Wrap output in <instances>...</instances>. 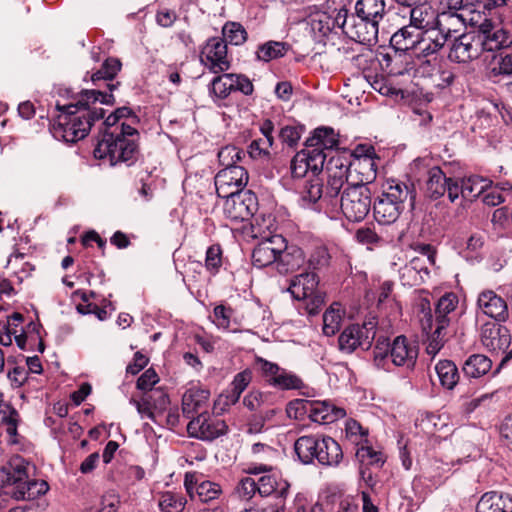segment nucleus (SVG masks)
<instances>
[{
  "instance_id": "obj_1",
  "label": "nucleus",
  "mask_w": 512,
  "mask_h": 512,
  "mask_svg": "<svg viewBox=\"0 0 512 512\" xmlns=\"http://www.w3.org/2000/svg\"><path fill=\"white\" fill-rule=\"evenodd\" d=\"M96 102V91H86L82 99L75 104L56 105L61 111L54 124V134L65 142H77L83 139L92 127L95 112L87 107L88 102Z\"/></svg>"
},
{
  "instance_id": "obj_2",
  "label": "nucleus",
  "mask_w": 512,
  "mask_h": 512,
  "mask_svg": "<svg viewBox=\"0 0 512 512\" xmlns=\"http://www.w3.org/2000/svg\"><path fill=\"white\" fill-rule=\"evenodd\" d=\"M415 200L416 190L412 182L387 179L382 185L381 194L374 201V218L379 224L390 225L404 211L406 202H409L410 208L414 209Z\"/></svg>"
},
{
  "instance_id": "obj_3",
  "label": "nucleus",
  "mask_w": 512,
  "mask_h": 512,
  "mask_svg": "<svg viewBox=\"0 0 512 512\" xmlns=\"http://www.w3.org/2000/svg\"><path fill=\"white\" fill-rule=\"evenodd\" d=\"M29 468V462L17 456L0 469L2 487H11L8 493L16 500L31 501L46 494L49 490L46 481L29 478Z\"/></svg>"
},
{
  "instance_id": "obj_4",
  "label": "nucleus",
  "mask_w": 512,
  "mask_h": 512,
  "mask_svg": "<svg viewBox=\"0 0 512 512\" xmlns=\"http://www.w3.org/2000/svg\"><path fill=\"white\" fill-rule=\"evenodd\" d=\"M328 180L325 186L321 178L312 176L307 179L300 192L303 205H313L317 202L337 203L344 183L347 181V166L342 163V157H331L327 163Z\"/></svg>"
},
{
  "instance_id": "obj_5",
  "label": "nucleus",
  "mask_w": 512,
  "mask_h": 512,
  "mask_svg": "<svg viewBox=\"0 0 512 512\" xmlns=\"http://www.w3.org/2000/svg\"><path fill=\"white\" fill-rule=\"evenodd\" d=\"M138 131L130 125L121 124L119 133L106 131L98 140V160L114 166L118 163L133 164L138 155Z\"/></svg>"
},
{
  "instance_id": "obj_6",
  "label": "nucleus",
  "mask_w": 512,
  "mask_h": 512,
  "mask_svg": "<svg viewBox=\"0 0 512 512\" xmlns=\"http://www.w3.org/2000/svg\"><path fill=\"white\" fill-rule=\"evenodd\" d=\"M294 450L303 464H311L317 460L322 466L335 467L343 459L339 443L325 435L301 436L295 441Z\"/></svg>"
},
{
  "instance_id": "obj_7",
  "label": "nucleus",
  "mask_w": 512,
  "mask_h": 512,
  "mask_svg": "<svg viewBox=\"0 0 512 512\" xmlns=\"http://www.w3.org/2000/svg\"><path fill=\"white\" fill-rule=\"evenodd\" d=\"M468 19L463 12L442 11L438 13L437 26L432 38L425 37L419 41V51L424 56L437 53L445 43L461 33Z\"/></svg>"
},
{
  "instance_id": "obj_8",
  "label": "nucleus",
  "mask_w": 512,
  "mask_h": 512,
  "mask_svg": "<svg viewBox=\"0 0 512 512\" xmlns=\"http://www.w3.org/2000/svg\"><path fill=\"white\" fill-rule=\"evenodd\" d=\"M340 29L351 40L364 45H372L378 41L379 24L358 14H349L348 9L341 6Z\"/></svg>"
},
{
  "instance_id": "obj_9",
  "label": "nucleus",
  "mask_w": 512,
  "mask_h": 512,
  "mask_svg": "<svg viewBox=\"0 0 512 512\" xmlns=\"http://www.w3.org/2000/svg\"><path fill=\"white\" fill-rule=\"evenodd\" d=\"M340 207L343 215L352 222L365 219L371 210V192L365 184L346 187L342 193Z\"/></svg>"
},
{
  "instance_id": "obj_10",
  "label": "nucleus",
  "mask_w": 512,
  "mask_h": 512,
  "mask_svg": "<svg viewBox=\"0 0 512 512\" xmlns=\"http://www.w3.org/2000/svg\"><path fill=\"white\" fill-rule=\"evenodd\" d=\"M256 363L260 366L262 377L272 387L280 390H298L305 387L303 380L298 375L276 363L262 357H257Z\"/></svg>"
},
{
  "instance_id": "obj_11",
  "label": "nucleus",
  "mask_w": 512,
  "mask_h": 512,
  "mask_svg": "<svg viewBox=\"0 0 512 512\" xmlns=\"http://www.w3.org/2000/svg\"><path fill=\"white\" fill-rule=\"evenodd\" d=\"M377 322H355L348 325L340 334L339 349L352 353L360 346L370 347L376 335Z\"/></svg>"
},
{
  "instance_id": "obj_12",
  "label": "nucleus",
  "mask_w": 512,
  "mask_h": 512,
  "mask_svg": "<svg viewBox=\"0 0 512 512\" xmlns=\"http://www.w3.org/2000/svg\"><path fill=\"white\" fill-rule=\"evenodd\" d=\"M223 198L226 199L223 206L224 214L234 222L248 221L258 209L257 196L251 190Z\"/></svg>"
},
{
  "instance_id": "obj_13",
  "label": "nucleus",
  "mask_w": 512,
  "mask_h": 512,
  "mask_svg": "<svg viewBox=\"0 0 512 512\" xmlns=\"http://www.w3.org/2000/svg\"><path fill=\"white\" fill-rule=\"evenodd\" d=\"M200 61L211 73L220 74L228 71L231 62L225 40L219 37L208 39L201 50Z\"/></svg>"
},
{
  "instance_id": "obj_14",
  "label": "nucleus",
  "mask_w": 512,
  "mask_h": 512,
  "mask_svg": "<svg viewBox=\"0 0 512 512\" xmlns=\"http://www.w3.org/2000/svg\"><path fill=\"white\" fill-rule=\"evenodd\" d=\"M225 421L206 414L193 417L187 424V432L190 437L204 441H212L227 432Z\"/></svg>"
},
{
  "instance_id": "obj_15",
  "label": "nucleus",
  "mask_w": 512,
  "mask_h": 512,
  "mask_svg": "<svg viewBox=\"0 0 512 512\" xmlns=\"http://www.w3.org/2000/svg\"><path fill=\"white\" fill-rule=\"evenodd\" d=\"M247 183L248 172L244 167L223 168L215 176L216 193L221 198L243 192Z\"/></svg>"
},
{
  "instance_id": "obj_16",
  "label": "nucleus",
  "mask_w": 512,
  "mask_h": 512,
  "mask_svg": "<svg viewBox=\"0 0 512 512\" xmlns=\"http://www.w3.org/2000/svg\"><path fill=\"white\" fill-rule=\"evenodd\" d=\"M481 53V42L477 32H468L455 36L448 58L456 63H467L478 58Z\"/></svg>"
},
{
  "instance_id": "obj_17",
  "label": "nucleus",
  "mask_w": 512,
  "mask_h": 512,
  "mask_svg": "<svg viewBox=\"0 0 512 512\" xmlns=\"http://www.w3.org/2000/svg\"><path fill=\"white\" fill-rule=\"evenodd\" d=\"M285 249V238L282 235H271L263 238L253 249L252 263L257 268L276 264L277 255Z\"/></svg>"
},
{
  "instance_id": "obj_18",
  "label": "nucleus",
  "mask_w": 512,
  "mask_h": 512,
  "mask_svg": "<svg viewBox=\"0 0 512 512\" xmlns=\"http://www.w3.org/2000/svg\"><path fill=\"white\" fill-rule=\"evenodd\" d=\"M511 332L501 322H484L481 343L492 353L505 352L511 344Z\"/></svg>"
},
{
  "instance_id": "obj_19",
  "label": "nucleus",
  "mask_w": 512,
  "mask_h": 512,
  "mask_svg": "<svg viewBox=\"0 0 512 512\" xmlns=\"http://www.w3.org/2000/svg\"><path fill=\"white\" fill-rule=\"evenodd\" d=\"M477 35L480 38L482 52H494L512 45V36L505 29L495 26L485 19L479 26Z\"/></svg>"
},
{
  "instance_id": "obj_20",
  "label": "nucleus",
  "mask_w": 512,
  "mask_h": 512,
  "mask_svg": "<svg viewBox=\"0 0 512 512\" xmlns=\"http://www.w3.org/2000/svg\"><path fill=\"white\" fill-rule=\"evenodd\" d=\"M122 63L118 58H107L101 68L98 69V102L106 105L114 103L112 91L117 88L118 84L107 83V80H113L121 70Z\"/></svg>"
},
{
  "instance_id": "obj_21",
  "label": "nucleus",
  "mask_w": 512,
  "mask_h": 512,
  "mask_svg": "<svg viewBox=\"0 0 512 512\" xmlns=\"http://www.w3.org/2000/svg\"><path fill=\"white\" fill-rule=\"evenodd\" d=\"M341 19V7L331 13L318 11L309 16L307 26L315 41L322 42L335 28H340Z\"/></svg>"
},
{
  "instance_id": "obj_22",
  "label": "nucleus",
  "mask_w": 512,
  "mask_h": 512,
  "mask_svg": "<svg viewBox=\"0 0 512 512\" xmlns=\"http://www.w3.org/2000/svg\"><path fill=\"white\" fill-rule=\"evenodd\" d=\"M411 26L422 31L421 38H432L437 26L438 12L432 5L423 0L409 11Z\"/></svg>"
},
{
  "instance_id": "obj_23",
  "label": "nucleus",
  "mask_w": 512,
  "mask_h": 512,
  "mask_svg": "<svg viewBox=\"0 0 512 512\" xmlns=\"http://www.w3.org/2000/svg\"><path fill=\"white\" fill-rule=\"evenodd\" d=\"M210 392L199 386H192L182 396V412L187 418L194 414L202 415L208 412Z\"/></svg>"
},
{
  "instance_id": "obj_24",
  "label": "nucleus",
  "mask_w": 512,
  "mask_h": 512,
  "mask_svg": "<svg viewBox=\"0 0 512 512\" xmlns=\"http://www.w3.org/2000/svg\"><path fill=\"white\" fill-rule=\"evenodd\" d=\"M389 355L394 365L413 368L418 357V348L404 335H400L391 344Z\"/></svg>"
},
{
  "instance_id": "obj_25",
  "label": "nucleus",
  "mask_w": 512,
  "mask_h": 512,
  "mask_svg": "<svg viewBox=\"0 0 512 512\" xmlns=\"http://www.w3.org/2000/svg\"><path fill=\"white\" fill-rule=\"evenodd\" d=\"M184 484L190 497L192 499L197 497L203 503L214 501L223 493L220 484L208 480L198 483L197 480L193 481V476L188 474L185 476Z\"/></svg>"
},
{
  "instance_id": "obj_26",
  "label": "nucleus",
  "mask_w": 512,
  "mask_h": 512,
  "mask_svg": "<svg viewBox=\"0 0 512 512\" xmlns=\"http://www.w3.org/2000/svg\"><path fill=\"white\" fill-rule=\"evenodd\" d=\"M356 457L360 462V475L368 484L373 482V477L368 467L381 468L386 461L382 451L375 450L372 446L361 444L356 450Z\"/></svg>"
},
{
  "instance_id": "obj_27",
  "label": "nucleus",
  "mask_w": 512,
  "mask_h": 512,
  "mask_svg": "<svg viewBox=\"0 0 512 512\" xmlns=\"http://www.w3.org/2000/svg\"><path fill=\"white\" fill-rule=\"evenodd\" d=\"M477 305L480 311L487 317L498 320L508 315V306L505 300L492 290H486L479 294Z\"/></svg>"
},
{
  "instance_id": "obj_28",
  "label": "nucleus",
  "mask_w": 512,
  "mask_h": 512,
  "mask_svg": "<svg viewBox=\"0 0 512 512\" xmlns=\"http://www.w3.org/2000/svg\"><path fill=\"white\" fill-rule=\"evenodd\" d=\"M257 483L258 493L261 496L274 495L277 498L285 499L289 494L290 483L274 469L272 472L262 475Z\"/></svg>"
},
{
  "instance_id": "obj_29",
  "label": "nucleus",
  "mask_w": 512,
  "mask_h": 512,
  "mask_svg": "<svg viewBox=\"0 0 512 512\" xmlns=\"http://www.w3.org/2000/svg\"><path fill=\"white\" fill-rule=\"evenodd\" d=\"M379 63L381 68L391 76H402L413 68L411 56L397 49L392 53L381 54Z\"/></svg>"
},
{
  "instance_id": "obj_30",
  "label": "nucleus",
  "mask_w": 512,
  "mask_h": 512,
  "mask_svg": "<svg viewBox=\"0 0 512 512\" xmlns=\"http://www.w3.org/2000/svg\"><path fill=\"white\" fill-rule=\"evenodd\" d=\"M304 263L305 254L303 250L296 245H287L285 242V249L277 255L275 268L280 274H287L298 270Z\"/></svg>"
},
{
  "instance_id": "obj_31",
  "label": "nucleus",
  "mask_w": 512,
  "mask_h": 512,
  "mask_svg": "<svg viewBox=\"0 0 512 512\" xmlns=\"http://www.w3.org/2000/svg\"><path fill=\"white\" fill-rule=\"evenodd\" d=\"M319 280L314 272H305L291 279L288 291L296 300H306L315 295Z\"/></svg>"
},
{
  "instance_id": "obj_32",
  "label": "nucleus",
  "mask_w": 512,
  "mask_h": 512,
  "mask_svg": "<svg viewBox=\"0 0 512 512\" xmlns=\"http://www.w3.org/2000/svg\"><path fill=\"white\" fill-rule=\"evenodd\" d=\"M310 403L309 418L314 422L330 424L346 416V411L343 408L336 407L328 401L310 400Z\"/></svg>"
},
{
  "instance_id": "obj_33",
  "label": "nucleus",
  "mask_w": 512,
  "mask_h": 512,
  "mask_svg": "<svg viewBox=\"0 0 512 512\" xmlns=\"http://www.w3.org/2000/svg\"><path fill=\"white\" fill-rule=\"evenodd\" d=\"M476 512H512V496L496 491L487 492L478 501Z\"/></svg>"
},
{
  "instance_id": "obj_34",
  "label": "nucleus",
  "mask_w": 512,
  "mask_h": 512,
  "mask_svg": "<svg viewBox=\"0 0 512 512\" xmlns=\"http://www.w3.org/2000/svg\"><path fill=\"white\" fill-rule=\"evenodd\" d=\"M422 329L426 334V352L435 356L446 342V326L442 322H437V325H434L433 322H426Z\"/></svg>"
},
{
  "instance_id": "obj_35",
  "label": "nucleus",
  "mask_w": 512,
  "mask_h": 512,
  "mask_svg": "<svg viewBox=\"0 0 512 512\" xmlns=\"http://www.w3.org/2000/svg\"><path fill=\"white\" fill-rule=\"evenodd\" d=\"M305 145L306 147L320 148L326 152L338 145V139L332 128L321 127L315 129L313 135L306 140Z\"/></svg>"
},
{
  "instance_id": "obj_36",
  "label": "nucleus",
  "mask_w": 512,
  "mask_h": 512,
  "mask_svg": "<svg viewBox=\"0 0 512 512\" xmlns=\"http://www.w3.org/2000/svg\"><path fill=\"white\" fill-rule=\"evenodd\" d=\"M492 368V360L483 354L470 355L464 362L463 372L467 377L480 378Z\"/></svg>"
},
{
  "instance_id": "obj_37",
  "label": "nucleus",
  "mask_w": 512,
  "mask_h": 512,
  "mask_svg": "<svg viewBox=\"0 0 512 512\" xmlns=\"http://www.w3.org/2000/svg\"><path fill=\"white\" fill-rule=\"evenodd\" d=\"M385 0H357L355 13L379 24L385 13Z\"/></svg>"
},
{
  "instance_id": "obj_38",
  "label": "nucleus",
  "mask_w": 512,
  "mask_h": 512,
  "mask_svg": "<svg viewBox=\"0 0 512 512\" xmlns=\"http://www.w3.org/2000/svg\"><path fill=\"white\" fill-rule=\"evenodd\" d=\"M448 178L439 167H432L428 171L426 193L432 199H438L446 193Z\"/></svg>"
},
{
  "instance_id": "obj_39",
  "label": "nucleus",
  "mask_w": 512,
  "mask_h": 512,
  "mask_svg": "<svg viewBox=\"0 0 512 512\" xmlns=\"http://www.w3.org/2000/svg\"><path fill=\"white\" fill-rule=\"evenodd\" d=\"M342 163L347 166V172L351 168H354L355 171L359 172L362 175V183H371L376 178V163L369 155H365L362 158H356L352 163H348L342 158Z\"/></svg>"
},
{
  "instance_id": "obj_40",
  "label": "nucleus",
  "mask_w": 512,
  "mask_h": 512,
  "mask_svg": "<svg viewBox=\"0 0 512 512\" xmlns=\"http://www.w3.org/2000/svg\"><path fill=\"white\" fill-rule=\"evenodd\" d=\"M440 384L452 390L459 381V373L457 366L450 360H441L435 366Z\"/></svg>"
},
{
  "instance_id": "obj_41",
  "label": "nucleus",
  "mask_w": 512,
  "mask_h": 512,
  "mask_svg": "<svg viewBox=\"0 0 512 512\" xmlns=\"http://www.w3.org/2000/svg\"><path fill=\"white\" fill-rule=\"evenodd\" d=\"M273 395L269 392L252 390L243 398V405L249 411L256 413L272 407Z\"/></svg>"
},
{
  "instance_id": "obj_42",
  "label": "nucleus",
  "mask_w": 512,
  "mask_h": 512,
  "mask_svg": "<svg viewBox=\"0 0 512 512\" xmlns=\"http://www.w3.org/2000/svg\"><path fill=\"white\" fill-rule=\"evenodd\" d=\"M411 23L409 25L403 26L400 29H398L390 39L391 45L400 51H406L412 47H414L415 44H417V48L419 49V41L418 36L414 34L412 31Z\"/></svg>"
},
{
  "instance_id": "obj_43",
  "label": "nucleus",
  "mask_w": 512,
  "mask_h": 512,
  "mask_svg": "<svg viewBox=\"0 0 512 512\" xmlns=\"http://www.w3.org/2000/svg\"><path fill=\"white\" fill-rule=\"evenodd\" d=\"M464 199L473 200L483 194L492 184V181L479 175L463 179Z\"/></svg>"
},
{
  "instance_id": "obj_44",
  "label": "nucleus",
  "mask_w": 512,
  "mask_h": 512,
  "mask_svg": "<svg viewBox=\"0 0 512 512\" xmlns=\"http://www.w3.org/2000/svg\"><path fill=\"white\" fill-rule=\"evenodd\" d=\"M279 412V408H267L261 412L252 413L247 423L248 433H261L264 430L266 423L272 422L276 414H278Z\"/></svg>"
},
{
  "instance_id": "obj_45",
  "label": "nucleus",
  "mask_w": 512,
  "mask_h": 512,
  "mask_svg": "<svg viewBox=\"0 0 512 512\" xmlns=\"http://www.w3.org/2000/svg\"><path fill=\"white\" fill-rule=\"evenodd\" d=\"M232 73H220L210 83L209 93L218 100L226 99L232 93Z\"/></svg>"
},
{
  "instance_id": "obj_46",
  "label": "nucleus",
  "mask_w": 512,
  "mask_h": 512,
  "mask_svg": "<svg viewBox=\"0 0 512 512\" xmlns=\"http://www.w3.org/2000/svg\"><path fill=\"white\" fill-rule=\"evenodd\" d=\"M289 49V45L285 42L268 41L259 46L257 51V58L259 60L268 62L270 60L283 57Z\"/></svg>"
},
{
  "instance_id": "obj_47",
  "label": "nucleus",
  "mask_w": 512,
  "mask_h": 512,
  "mask_svg": "<svg viewBox=\"0 0 512 512\" xmlns=\"http://www.w3.org/2000/svg\"><path fill=\"white\" fill-rule=\"evenodd\" d=\"M300 152L304 153L305 161L309 164L312 176H318L323 170L327 153L316 147H306L305 150Z\"/></svg>"
},
{
  "instance_id": "obj_48",
  "label": "nucleus",
  "mask_w": 512,
  "mask_h": 512,
  "mask_svg": "<svg viewBox=\"0 0 512 512\" xmlns=\"http://www.w3.org/2000/svg\"><path fill=\"white\" fill-rule=\"evenodd\" d=\"M272 145L270 138L254 139L249 144L247 153L253 160L268 161L271 158Z\"/></svg>"
},
{
  "instance_id": "obj_49",
  "label": "nucleus",
  "mask_w": 512,
  "mask_h": 512,
  "mask_svg": "<svg viewBox=\"0 0 512 512\" xmlns=\"http://www.w3.org/2000/svg\"><path fill=\"white\" fill-rule=\"evenodd\" d=\"M94 292L77 290L73 293L77 311L82 315L96 314V304L94 303Z\"/></svg>"
},
{
  "instance_id": "obj_50",
  "label": "nucleus",
  "mask_w": 512,
  "mask_h": 512,
  "mask_svg": "<svg viewBox=\"0 0 512 512\" xmlns=\"http://www.w3.org/2000/svg\"><path fill=\"white\" fill-rule=\"evenodd\" d=\"M186 504V500L173 492H165L161 494L159 499V508L162 512H182Z\"/></svg>"
},
{
  "instance_id": "obj_51",
  "label": "nucleus",
  "mask_w": 512,
  "mask_h": 512,
  "mask_svg": "<svg viewBox=\"0 0 512 512\" xmlns=\"http://www.w3.org/2000/svg\"><path fill=\"white\" fill-rule=\"evenodd\" d=\"M222 33L225 40L232 45H241L247 40L245 28L237 22L226 23L222 29Z\"/></svg>"
},
{
  "instance_id": "obj_52",
  "label": "nucleus",
  "mask_w": 512,
  "mask_h": 512,
  "mask_svg": "<svg viewBox=\"0 0 512 512\" xmlns=\"http://www.w3.org/2000/svg\"><path fill=\"white\" fill-rule=\"evenodd\" d=\"M458 297L454 293L444 294L435 306L436 320H444L458 305Z\"/></svg>"
},
{
  "instance_id": "obj_53",
  "label": "nucleus",
  "mask_w": 512,
  "mask_h": 512,
  "mask_svg": "<svg viewBox=\"0 0 512 512\" xmlns=\"http://www.w3.org/2000/svg\"><path fill=\"white\" fill-rule=\"evenodd\" d=\"M310 400L307 399H295L290 401L286 407L287 416L291 419L301 420L306 415H310Z\"/></svg>"
},
{
  "instance_id": "obj_54",
  "label": "nucleus",
  "mask_w": 512,
  "mask_h": 512,
  "mask_svg": "<svg viewBox=\"0 0 512 512\" xmlns=\"http://www.w3.org/2000/svg\"><path fill=\"white\" fill-rule=\"evenodd\" d=\"M356 310L355 307H351L350 311H347L340 302H333L324 312L322 320H342L345 317L351 320L358 315Z\"/></svg>"
},
{
  "instance_id": "obj_55",
  "label": "nucleus",
  "mask_w": 512,
  "mask_h": 512,
  "mask_svg": "<svg viewBox=\"0 0 512 512\" xmlns=\"http://www.w3.org/2000/svg\"><path fill=\"white\" fill-rule=\"evenodd\" d=\"M243 151L235 146H225L218 152L219 162L224 168L240 167L236 163L241 160Z\"/></svg>"
},
{
  "instance_id": "obj_56",
  "label": "nucleus",
  "mask_w": 512,
  "mask_h": 512,
  "mask_svg": "<svg viewBox=\"0 0 512 512\" xmlns=\"http://www.w3.org/2000/svg\"><path fill=\"white\" fill-rule=\"evenodd\" d=\"M258 492V483L251 477L243 478L236 486V493L243 500L251 499Z\"/></svg>"
},
{
  "instance_id": "obj_57",
  "label": "nucleus",
  "mask_w": 512,
  "mask_h": 512,
  "mask_svg": "<svg viewBox=\"0 0 512 512\" xmlns=\"http://www.w3.org/2000/svg\"><path fill=\"white\" fill-rule=\"evenodd\" d=\"M159 382V376L153 368L147 369L137 380V389L148 393Z\"/></svg>"
},
{
  "instance_id": "obj_58",
  "label": "nucleus",
  "mask_w": 512,
  "mask_h": 512,
  "mask_svg": "<svg viewBox=\"0 0 512 512\" xmlns=\"http://www.w3.org/2000/svg\"><path fill=\"white\" fill-rule=\"evenodd\" d=\"M144 394L155 410H165L170 403L168 394L162 388H156Z\"/></svg>"
},
{
  "instance_id": "obj_59",
  "label": "nucleus",
  "mask_w": 512,
  "mask_h": 512,
  "mask_svg": "<svg viewBox=\"0 0 512 512\" xmlns=\"http://www.w3.org/2000/svg\"><path fill=\"white\" fill-rule=\"evenodd\" d=\"M130 403L135 406L137 412L139 413L142 419L149 418L152 421L156 422L154 412L155 409L153 408L152 404L150 403L149 399H147V396L144 393L139 400L131 398Z\"/></svg>"
},
{
  "instance_id": "obj_60",
  "label": "nucleus",
  "mask_w": 512,
  "mask_h": 512,
  "mask_svg": "<svg viewBox=\"0 0 512 512\" xmlns=\"http://www.w3.org/2000/svg\"><path fill=\"white\" fill-rule=\"evenodd\" d=\"M222 263V250L219 245H212L207 249L205 265L212 273H216Z\"/></svg>"
},
{
  "instance_id": "obj_61",
  "label": "nucleus",
  "mask_w": 512,
  "mask_h": 512,
  "mask_svg": "<svg viewBox=\"0 0 512 512\" xmlns=\"http://www.w3.org/2000/svg\"><path fill=\"white\" fill-rule=\"evenodd\" d=\"M304 153L298 152L291 160V174L294 178L305 177L310 172L309 164L305 161Z\"/></svg>"
},
{
  "instance_id": "obj_62",
  "label": "nucleus",
  "mask_w": 512,
  "mask_h": 512,
  "mask_svg": "<svg viewBox=\"0 0 512 512\" xmlns=\"http://www.w3.org/2000/svg\"><path fill=\"white\" fill-rule=\"evenodd\" d=\"M302 301L303 303L298 307V309L300 311L305 310L306 315L310 317L316 316L324 303V299L320 294L312 295Z\"/></svg>"
},
{
  "instance_id": "obj_63",
  "label": "nucleus",
  "mask_w": 512,
  "mask_h": 512,
  "mask_svg": "<svg viewBox=\"0 0 512 512\" xmlns=\"http://www.w3.org/2000/svg\"><path fill=\"white\" fill-rule=\"evenodd\" d=\"M330 255L324 246L316 247L309 257V265L314 269L325 267L329 264Z\"/></svg>"
},
{
  "instance_id": "obj_64",
  "label": "nucleus",
  "mask_w": 512,
  "mask_h": 512,
  "mask_svg": "<svg viewBox=\"0 0 512 512\" xmlns=\"http://www.w3.org/2000/svg\"><path fill=\"white\" fill-rule=\"evenodd\" d=\"M101 507L98 509V512H116L120 505L119 495L110 490L103 494L101 498Z\"/></svg>"
}]
</instances>
